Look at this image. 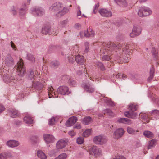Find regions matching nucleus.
Here are the masks:
<instances>
[{
  "instance_id": "57",
  "label": "nucleus",
  "mask_w": 159,
  "mask_h": 159,
  "mask_svg": "<svg viewBox=\"0 0 159 159\" xmlns=\"http://www.w3.org/2000/svg\"><path fill=\"white\" fill-rule=\"evenodd\" d=\"M74 54H72V55L70 56L68 55L66 56V57H67L68 58V60L70 63H72L75 60L73 58V55Z\"/></svg>"
},
{
  "instance_id": "21",
  "label": "nucleus",
  "mask_w": 159,
  "mask_h": 159,
  "mask_svg": "<svg viewBox=\"0 0 159 159\" xmlns=\"http://www.w3.org/2000/svg\"><path fill=\"white\" fill-rule=\"evenodd\" d=\"M117 121L119 123H122L128 125H130L132 124V122L130 120L126 118H120L118 119Z\"/></svg>"
},
{
  "instance_id": "64",
  "label": "nucleus",
  "mask_w": 159,
  "mask_h": 159,
  "mask_svg": "<svg viewBox=\"0 0 159 159\" xmlns=\"http://www.w3.org/2000/svg\"><path fill=\"white\" fill-rule=\"evenodd\" d=\"M0 159H7V156L4 153H2L0 154Z\"/></svg>"
},
{
  "instance_id": "32",
  "label": "nucleus",
  "mask_w": 159,
  "mask_h": 159,
  "mask_svg": "<svg viewBox=\"0 0 159 159\" xmlns=\"http://www.w3.org/2000/svg\"><path fill=\"white\" fill-rule=\"evenodd\" d=\"M116 3L122 6L126 7L127 6V3L125 0H114Z\"/></svg>"
},
{
  "instance_id": "53",
  "label": "nucleus",
  "mask_w": 159,
  "mask_h": 159,
  "mask_svg": "<svg viewBox=\"0 0 159 159\" xmlns=\"http://www.w3.org/2000/svg\"><path fill=\"white\" fill-rule=\"evenodd\" d=\"M76 7L77 9H78L77 12V16L78 19H80L81 17H82L80 7L79 6L77 5H76Z\"/></svg>"
},
{
  "instance_id": "63",
  "label": "nucleus",
  "mask_w": 159,
  "mask_h": 159,
  "mask_svg": "<svg viewBox=\"0 0 159 159\" xmlns=\"http://www.w3.org/2000/svg\"><path fill=\"white\" fill-rule=\"evenodd\" d=\"M99 5L98 3H97L96 4L94 7V9H93V12L94 13H95L97 11V9L99 7Z\"/></svg>"
},
{
  "instance_id": "41",
  "label": "nucleus",
  "mask_w": 159,
  "mask_h": 159,
  "mask_svg": "<svg viewBox=\"0 0 159 159\" xmlns=\"http://www.w3.org/2000/svg\"><path fill=\"white\" fill-rule=\"evenodd\" d=\"M58 149H55L51 150L49 153V155L50 157H55L57 154L58 151Z\"/></svg>"
},
{
  "instance_id": "34",
  "label": "nucleus",
  "mask_w": 159,
  "mask_h": 159,
  "mask_svg": "<svg viewBox=\"0 0 159 159\" xmlns=\"http://www.w3.org/2000/svg\"><path fill=\"white\" fill-rule=\"evenodd\" d=\"M139 116L147 122L149 121V118L147 114L145 113H141L139 114Z\"/></svg>"
},
{
  "instance_id": "7",
  "label": "nucleus",
  "mask_w": 159,
  "mask_h": 159,
  "mask_svg": "<svg viewBox=\"0 0 159 159\" xmlns=\"http://www.w3.org/2000/svg\"><path fill=\"white\" fill-rule=\"evenodd\" d=\"M88 152L90 155H94L97 157L102 153L101 149L96 146L93 145L90 147Z\"/></svg>"
},
{
  "instance_id": "46",
  "label": "nucleus",
  "mask_w": 159,
  "mask_h": 159,
  "mask_svg": "<svg viewBox=\"0 0 159 159\" xmlns=\"http://www.w3.org/2000/svg\"><path fill=\"white\" fill-rule=\"evenodd\" d=\"M92 133L91 129H88L85 130L83 133V136L85 137H88Z\"/></svg>"
},
{
  "instance_id": "47",
  "label": "nucleus",
  "mask_w": 159,
  "mask_h": 159,
  "mask_svg": "<svg viewBox=\"0 0 159 159\" xmlns=\"http://www.w3.org/2000/svg\"><path fill=\"white\" fill-rule=\"evenodd\" d=\"M151 113L152 114V116L156 119L159 118V111L157 110H154L151 111Z\"/></svg>"
},
{
  "instance_id": "52",
  "label": "nucleus",
  "mask_w": 159,
  "mask_h": 159,
  "mask_svg": "<svg viewBox=\"0 0 159 159\" xmlns=\"http://www.w3.org/2000/svg\"><path fill=\"white\" fill-rule=\"evenodd\" d=\"M88 32V29L87 31L84 30L81 31L80 32V36L81 38H83L84 37H89V35L87 34Z\"/></svg>"
},
{
  "instance_id": "23",
  "label": "nucleus",
  "mask_w": 159,
  "mask_h": 159,
  "mask_svg": "<svg viewBox=\"0 0 159 159\" xmlns=\"http://www.w3.org/2000/svg\"><path fill=\"white\" fill-rule=\"evenodd\" d=\"M50 31V27L49 25H45L43 26L42 29V33L44 34H48Z\"/></svg>"
},
{
  "instance_id": "22",
  "label": "nucleus",
  "mask_w": 159,
  "mask_h": 159,
  "mask_svg": "<svg viewBox=\"0 0 159 159\" xmlns=\"http://www.w3.org/2000/svg\"><path fill=\"white\" fill-rule=\"evenodd\" d=\"M43 85L42 83L39 82H34L32 84L33 87L35 88L36 89L38 90L41 89L43 88Z\"/></svg>"
},
{
  "instance_id": "48",
  "label": "nucleus",
  "mask_w": 159,
  "mask_h": 159,
  "mask_svg": "<svg viewBox=\"0 0 159 159\" xmlns=\"http://www.w3.org/2000/svg\"><path fill=\"white\" fill-rule=\"evenodd\" d=\"M70 10L69 8L67 7H64L61 10V12L59 13L61 16L63 15L68 12Z\"/></svg>"
},
{
  "instance_id": "45",
  "label": "nucleus",
  "mask_w": 159,
  "mask_h": 159,
  "mask_svg": "<svg viewBox=\"0 0 159 159\" xmlns=\"http://www.w3.org/2000/svg\"><path fill=\"white\" fill-rule=\"evenodd\" d=\"M67 157V155L65 153L60 154L54 159H66Z\"/></svg>"
},
{
  "instance_id": "36",
  "label": "nucleus",
  "mask_w": 159,
  "mask_h": 159,
  "mask_svg": "<svg viewBox=\"0 0 159 159\" xmlns=\"http://www.w3.org/2000/svg\"><path fill=\"white\" fill-rule=\"evenodd\" d=\"M26 9L25 8H21L19 10V15L21 18H23L26 14Z\"/></svg>"
},
{
  "instance_id": "49",
  "label": "nucleus",
  "mask_w": 159,
  "mask_h": 159,
  "mask_svg": "<svg viewBox=\"0 0 159 159\" xmlns=\"http://www.w3.org/2000/svg\"><path fill=\"white\" fill-rule=\"evenodd\" d=\"M156 141L154 139H152L150 142L148 146V149H151L154 147L155 145Z\"/></svg>"
},
{
  "instance_id": "59",
  "label": "nucleus",
  "mask_w": 159,
  "mask_h": 159,
  "mask_svg": "<svg viewBox=\"0 0 159 159\" xmlns=\"http://www.w3.org/2000/svg\"><path fill=\"white\" fill-rule=\"evenodd\" d=\"M84 46L85 47L84 52L85 53L89 51V43L88 42H85L84 43Z\"/></svg>"
},
{
  "instance_id": "42",
  "label": "nucleus",
  "mask_w": 159,
  "mask_h": 159,
  "mask_svg": "<svg viewBox=\"0 0 159 159\" xmlns=\"http://www.w3.org/2000/svg\"><path fill=\"white\" fill-rule=\"evenodd\" d=\"M53 89L52 88H50L49 89V90L48 92V94L49 98H50L52 97V96L53 97H57L55 93V92L53 91Z\"/></svg>"
},
{
  "instance_id": "26",
  "label": "nucleus",
  "mask_w": 159,
  "mask_h": 159,
  "mask_svg": "<svg viewBox=\"0 0 159 159\" xmlns=\"http://www.w3.org/2000/svg\"><path fill=\"white\" fill-rule=\"evenodd\" d=\"M23 120L24 122L26 124H32L33 123V120L29 115L25 116Z\"/></svg>"
},
{
  "instance_id": "12",
  "label": "nucleus",
  "mask_w": 159,
  "mask_h": 159,
  "mask_svg": "<svg viewBox=\"0 0 159 159\" xmlns=\"http://www.w3.org/2000/svg\"><path fill=\"white\" fill-rule=\"evenodd\" d=\"M57 91L58 93L63 95H68L71 93L69 91L68 87L66 86H60L57 89Z\"/></svg>"
},
{
  "instance_id": "28",
  "label": "nucleus",
  "mask_w": 159,
  "mask_h": 159,
  "mask_svg": "<svg viewBox=\"0 0 159 159\" xmlns=\"http://www.w3.org/2000/svg\"><path fill=\"white\" fill-rule=\"evenodd\" d=\"M127 131L129 134L132 135L136 134L137 132H138V130L134 129L133 128L129 126L127 127Z\"/></svg>"
},
{
  "instance_id": "10",
  "label": "nucleus",
  "mask_w": 159,
  "mask_h": 159,
  "mask_svg": "<svg viewBox=\"0 0 159 159\" xmlns=\"http://www.w3.org/2000/svg\"><path fill=\"white\" fill-rule=\"evenodd\" d=\"M82 86L84 90L87 93H91L95 91L94 87L88 83H83Z\"/></svg>"
},
{
  "instance_id": "4",
  "label": "nucleus",
  "mask_w": 159,
  "mask_h": 159,
  "mask_svg": "<svg viewBox=\"0 0 159 159\" xmlns=\"http://www.w3.org/2000/svg\"><path fill=\"white\" fill-rule=\"evenodd\" d=\"M107 137L103 135L96 136L93 139V142L97 145H104L107 143Z\"/></svg>"
},
{
  "instance_id": "62",
  "label": "nucleus",
  "mask_w": 159,
  "mask_h": 159,
  "mask_svg": "<svg viewBox=\"0 0 159 159\" xmlns=\"http://www.w3.org/2000/svg\"><path fill=\"white\" fill-rule=\"evenodd\" d=\"M87 34L89 35V36H93L94 35V31H93L91 29L89 28L88 29V32Z\"/></svg>"
},
{
  "instance_id": "60",
  "label": "nucleus",
  "mask_w": 159,
  "mask_h": 159,
  "mask_svg": "<svg viewBox=\"0 0 159 159\" xmlns=\"http://www.w3.org/2000/svg\"><path fill=\"white\" fill-rule=\"evenodd\" d=\"M97 65L99 67L101 70H104V67L103 64L100 62H98L97 63Z\"/></svg>"
},
{
  "instance_id": "18",
  "label": "nucleus",
  "mask_w": 159,
  "mask_h": 159,
  "mask_svg": "<svg viewBox=\"0 0 159 159\" xmlns=\"http://www.w3.org/2000/svg\"><path fill=\"white\" fill-rule=\"evenodd\" d=\"M107 47L105 48V50L108 51V53H110L113 50H115L116 49H118L119 47L116 44L114 43L107 44Z\"/></svg>"
},
{
  "instance_id": "54",
  "label": "nucleus",
  "mask_w": 159,
  "mask_h": 159,
  "mask_svg": "<svg viewBox=\"0 0 159 159\" xmlns=\"http://www.w3.org/2000/svg\"><path fill=\"white\" fill-rule=\"evenodd\" d=\"M27 58L30 61L32 62H34L35 61V59L34 56L30 54H27Z\"/></svg>"
},
{
  "instance_id": "3",
  "label": "nucleus",
  "mask_w": 159,
  "mask_h": 159,
  "mask_svg": "<svg viewBox=\"0 0 159 159\" xmlns=\"http://www.w3.org/2000/svg\"><path fill=\"white\" fill-rule=\"evenodd\" d=\"M15 67L16 71L18 73V75L20 76H22L25 75L26 70L22 59H20L17 64L15 66Z\"/></svg>"
},
{
  "instance_id": "13",
  "label": "nucleus",
  "mask_w": 159,
  "mask_h": 159,
  "mask_svg": "<svg viewBox=\"0 0 159 159\" xmlns=\"http://www.w3.org/2000/svg\"><path fill=\"white\" fill-rule=\"evenodd\" d=\"M98 12L103 17H109L112 16L111 11L106 9H101L98 11Z\"/></svg>"
},
{
  "instance_id": "27",
  "label": "nucleus",
  "mask_w": 159,
  "mask_h": 159,
  "mask_svg": "<svg viewBox=\"0 0 159 159\" xmlns=\"http://www.w3.org/2000/svg\"><path fill=\"white\" fill-rule=\"evenodd\" d=\"M37 73L35 70L33 71L32 70H30L29 71V74H28V78L30 80H32L33 79H34L38 74Z\"/></svg>"
},
{
  "instance_id": "35",
  "label": "nucleus",
  "mask_w": 159,
  "mask_h": 159,
  "mask_svg": "<svg viewBox=\"0 0 159 159\" xmlns=\"http://www.w3.org/2000/svg\"><path fill=\"white\" fill-rule=\"evenodd\" d=\"M154 68L152 67L151 68L150 71V76L148 78L147 80L148 81H150L154 77L153 74L154 73Z\"/></svg>"
},
{
  "instance_id": "44",
  "label": "nucleus",
  "mask_w": 159,
  "mask_h": 159,
  "mask_svg": "<svg viewBox=\"0 0 159 159\" xmlns=\"http://www.w3.org/2000/svg\"><path fill=\"white\" fill-rule=\"evenodd\" d=\"M113 77L115 79H118L119 78H124L125 77H126V75L124 74L121 73H118V74L114 75Z\"/></svg>"
},
{
  "instance_id": "25",
  "label": "nucleus",
  "mask_w": 159,
  "mask_h": 159,
  "mask_svg": "<svg viewBox=\"0 0 159 159\" xmlns=\"http://www.w3.org/2000/svg\"><path fill=\"white\" fill-rule=\"evenodd\" d=\"M37 154L38 157L41 159H46L47 158L46 155L42 150H38Z\"/></svg>"
},
{
  "instance_id": "37",
  "label": "nucleus",
  "mask_w": 159,
  "mask_h": 159,
  "mask_svg": "<svg viewBox=\"0 0 159 159\" xmlns=\"http://www.w3.org/2000/svg\"><path fill=\"white\" fill-rule=\"evenodd\" d=\"M103 100L107 105L109 106H113L114 105V102L108 98H103Z\"/></svg>"
},
{
  "instance_id": "5",
  "label": "nucleus",
  "mask_w": 159,
  "mask_h": 159,
  "mask_svg": "<svg viewBox=\"0 0 159 159\" xmlns=\"http://www.w3.org/2000/svg\"><path fill=\"white\" fill-rule=\"evenodd\" d=\"M1 75L3 76V80L6 83H9L14 80V77L8 70L3 69Z\"/></svg>"
},
{
  "instance_id": "43",
  "label": "nucleus",
  "mask_w": 159,
  "mask_h": 159,
  "mask_svg": "<svg viewBox=\"0 0 159 159\" xmlns=\"http://www.w3.org/2000/svg\"><path fill=\"white\" fill-rule=\"evenodd\" d=\"M58 120L57 117H53L50 119L49 121V124L51 126L53 125Z\"/></svg>"
},
{
  "instance_id": "51",
  "label": "nucleus",
  "mask_w": 159,
  "mask_h": 159,
  "mask_svg": "<svg viewBox=\"0 0 159 159\" xmlns=\"http://www.w3.org/2000/svg\"><path fill=\"white\" fill-rule=\"evenodd\" d=\"M78 49L77 45L73 46L71 48V54H75L78 52Z\"/></svg>"
},
{
  "instance_id": "61",
  "label": "nucleus",
  "mask_w": 159,
  "mask_h": 159,
  "mask_svg": "<svg viewBox=\"0 0 159 159\" xmlns=\"http://www.w3.org/2000/svg\"><path fill=\"white\" fill-rule=\"evenodd\" d=\"M17 9L16 8L12 6L11 7V12L13 15H16L17 14Z\"/></svg>"
},
{
  "instance_id": "2",
  "label": "nucleus",
  "mask_w": 159,
  "mask_h": 159,
  "mask_svg": "<svg viewBox=\"0 0 159 159\" xmlns=\"http://www.w3.org/2000/svg\"><path fill=\"white\" fill-rule=\"evenodd\" d=\"M138 108V106L134 103H131L129 105V111H126L125 113V116L127 117L132 119L135 118L137 115L135 112H134L136 111Z\"/></svg>"
},
{
  "instance_id": "20",
  "label": "nucleus",
  "mask_w": 159,
  "mask_h": 159,
  "mask_svg": "<svg viewBox=\"0 0 159 159\" xmlns=\"http://www.w3.org/2000/svg\"><path fill=\"white\" fill-rule=\"evenodd\" d=\"M8 113L11 117L13 118L17 117L19 115L18 111L13 109H10L8 111Z\"/></svg>"
},
{
  "instance_id": "15",
  "label": "nucleus",
  "mask_w": 159,
  "mask_h": 159,
  "mask_svg": "<svg viewBox=\"0 0 159 159\" xmlns=\"http://www.w3.org/2000/svg\"><path fill=\"white\" fill-rule=\"evenodd\" d=\"M44 139L46 144H48L53 142L55 138L52 134H45L43 135Z\"/></svg>"
},
{
  "instance_id": "11",
  "label": "nucleus",
  "mask_w": 159,
  "mask_h": 159,
  "mask_svg": "<svg viewBox=\"0 0 159 159\" xmlns=\"http://www.w3.org/2000/svg\"><path fill=\"white\" fill-rule=\"evenodd\" d=\"M4 62L6 65L8 67L12 66L14 64V60L9 54H7L5 57Z\"/></svg>"
},
{
  "instance_id": "9",
  "label": "nucleus",
  "mask_w": 159,
  "mask_h": 159,
  "mask_svg": "<svg viewBox=\"0 0 159 159\" xmlns=\"http://www.w3.org/2000/svg\"><path fill=\"white\" fill-rule=\"evenodd\" d=\"M63 7L61 4L59 2L52 4L49 7V10L52 12L55 13L57 12L58 13L61 12V10Z\"/></svg>"
},
{
  "instance_id": "29",
  "label": "nucleus",
  "mask_w": 159,
  "mask_h": 159,
  "mask_svg": "<svg viewBox=\"0 0 159 159\" xmlns=\"http://www.w3.org/2000/svg\"><path fill=\"white\" fill-rule=\"evenodd\" d=\"M132 29L133 30L134 32H135L138 36L140 34L142 31L141 27L138 25L134 26Z\"/></svg>"
},
{
  "instance_id": "1",
  "label": "nucleus",
  "mask_w": 159,
  "mask_h": 159,
  "mask_svg": "<svg viewBox=\"0 0 159 159\" xmlns=\"http://www.w3.org/2000/svg\"><path fill=\"white\" fill-rule=\"evenodd\" d=\"M131 52L127 47L124 48L122 50L120 51L119 56L115 59V60L120 59L125 63L128 62L130 59L129 56Z\"/></svg>"
},
{
  "instance_id": "40",
  "label": "nucleus",
  "mask_w": 159,
  "mask_h": 159,
  "mask_svg": "<svg viewBox=\"0 0 159 159\" xmlns=\"http://www.w3.org/2000/svg\"><path fill=\"white\" fill-rule=\"evenodd\" d=\"M68 20L67 19H66L61 21L59 24V27L61 28L65 27L68 23Z\"/></svg>"
},
{
  "instance_id": "50",
  "label": "nucleus",
  "mask_w": 159,
  "mask_h": 159,
  "mask_svg": "<svg viewBox=\"0 0 159 159\" xmlns=\"http://www.w3.org/2000/svg\"><path fill=\"white\" fill-rule=\"evenodd\" d=\"M59 62L56 61H52L50 63V66L52 68H56L58 66Z\"/></svg>"
},
{
  "instance_id": "38",
  "label": "nucleus",
  "mask_w": 159,
  "mask_h": 159,
  "mask_svg": "<svg viewBox=\"0 0 159 159\" xmlns=\"http://www.w3.org/2000/svg\"><path fill=\"white\" fill-rule=\"evenodd\" d=\"M66 77L67 79H69L68 83L70 86H75L76 85V83L74 80L70 78H69V77L68 76H66Z\"/></svg>"
},
{
  "instance_id": "17",
  "label": "nucleus",
  "mask_w": 159,
  "mask_h": 159,
  "mask_svg": "<svg viewBox=\"0 0 159 159\" xmlns=\"http://www.w3.org/2000/svg\"><path fill=\"white\" fill-rule=\"evenodd\" d=\"M77 121L76 117L73 116L70 118L66 123V125L67 127L72 126Z\"/></svg>"
},
{
  "instance_id": "6",
  "label": "nucleus",
  "mask_w": 159,
  "mask_h": 159,
  "mask_svg": "<svg viewBox=\"0 0 159 159\" xmlns=\"http://www.w3.org/2000/svg\"><path fill=\"white\" fill-rule=\"evenodd\" d=\"M32 13L35 16L41 17L44 15L45 11L44 9L41 7H33L31 8Z\"/></svg>"
},
{
  "instance_id": "8",
  "label": "nucleus",
  "mask_w": 159,
  "mask_h": 159,
  "mask_svg": "<svg viewBox=\"0 0 159 159\" xmlns=\"http://www.w3.org/2000/svg\"><path fill=\"white\" fill-rule=\"evenodd\" d=\"M152 13L150 9L147 7H141L138 11L139 16L141 17L146 16L150 15Z\"/></svg>"
},
{
  "instance_id": "31",
  "label": "nucleus",
  "mask_w": 159,
  "mask_h": 159,
  "mask_svg": "<svg viewBox=\"0 0 159 159\" xmlns=\"http://www.w3.org/2000/svg\"><path fill=\"white\" fill-rule=\"evenodd\" d=\"M143 135L146 137L149 138H152L154 136L153 134L149 131H145L143 133Z\"/></svg>"
},
{
  "instance_id": "55",
  "label": "nucleus",
  "mask_w": 159,
  "mask_h": 159,
  "mask_svg": "<svg viewBox=\"0 0 159 159\" xmlns=\"http://www.w3.org/2000/svg\"><path fill=\"white\" fill-rule=\"evenodd\" d=\"M151 51L153 57L155 59H157L158 54L157 51L155 48H152Z\"/></svg>"
},
{
  "instance_id": "16",
  "label": "nucleus",
  "mask_w": 159,
  "mask_h": 159,
  "mask_svg": "<svg viewBox=\"0 0 159 159\" xmlns=\"http://www.w3.org/2000/svg\"><path fill=\"white\" fill-rule=\"evenodd\" d=\"M67 142L66 139H62L59 140L56 143V148L57 149L64 148L66 145Z\"/></svg>"
},
{
  "instance_id": "14",
  "label": "nucleus",
  "mask_w": 159,
  "mask_h": 159,
  "mask_svg": "<svg viewBox=\"0 0 159 159\" xmlns=\"http://www.w3.org/2000/svg\"><path fill=\"white\" fill-rule=\"evenodd\" d=\"M124 133V130L122 128L116 129L114 133L113 137L116 139H118L122 137Z\"/></svg>"
},
{
  "instance_id": "39",
  "label": "nucleus",
  "mask_w": 159,
  "mask_h": 159,
  "mask_svg": "<svg viewBox=\"0 0 159 159\" xmlns=\"http://www.w3.org/2000/svg\"><path fill=\"white\" fill-rule=\"evenodd\" d=\"M91 118L89 116H88L85 117L83 119L82 122L84 124L88 125L91 121Z\"/></svg>"
},
{
  "instance_id": "33",
  "label": "nucleus",
  "mask_w": 159,
  "mask_h": 159,
  "mask_svg": "<svg viewBox=\"0 0 159 159\" xmlns=\"http://www.w3.org/2000/svg\"><path fill=\"white\" fill-rule=\"evenodd\" d=\"M103 113L105 114H107L111 117H113L114 116V113L110 109H107L104 110L103 111Z\"/></svg>"
},
{
  "instance_id": "19",
  "label": "nucleus",
  "mask_w": 159,
  "mask_h": 159,
  "mask_svg": "<svg viewBox=\"0 0 159 159\" xmlns=\"http://www.w3.org/2000/svg\"><path fill=\"white\" fill-rule=\"evenodd\" d=\"M7 145L10 147L14 148L18 146L19 145V143L16 140H11L7 142Z\"/></svg>"
},
{
  "instance_id": "24",
  "label": "nucleus",
  "mask_w": 159,
  "mask_h": 159,
  "mask_svg": "<svg viewBox=\"0 0 159 159\" xmlns=\"http://www.w3.org/2000/svg\"><path fill=\"white\" fill-rule=\"evenodd\" d=\"M75 60L78 64H82L84 63V59L83 57L82 56L77 55L75 57Z\"/></svg>"
},
{
  "instance_id": "56",
  "label": "nucleus",
  "mask_w": 159,
  "mask_h": 159,
  "mask_svg": "<svg viewBox=\"0 0 159 159\" xmlns=\"http://www.w3.org/2000/svg\"><path fill=\"white\" fill-rule=\"evenodd\" d=\"M77 143L79 144H82L84 141V139L83 137H80L78 138L77 139Z\"/></svg>"
},
{
  "instance_id": "58",
  "label": "nucleus",
  "mask_w": 159,
  "mask_h": 159,
  "mask_svg": "<svg viewBox=\"0 0 159 159\" xmlns=\"http://www.w3.org/2000/svg\"><path fill=\"white\" fill-rule=\"evenodd\" d=\"M111 57L109 55H103L102 57V60L103 61H109L111 59Z\"/></svg>"
},
{
  "instance_id": "30",
  "label": "nucleus",
  "mask_w": 159,
  "mask_h": 159,
  "mask_svg": "<svg viewBox=\"0 0 159 159\" xmlns=\"http://www.w3.org/2000/svg\"><path fill=\"white\" fill-rule=\"evenodd\" d=\"M83 72L84 73L86 72L88 76H89V75L87 73L86 70V67L84 66H82L81 68H80V69L78 70L77 71V74L79 75H81L83 73Z\"/></svg>"
}]
</instances>
